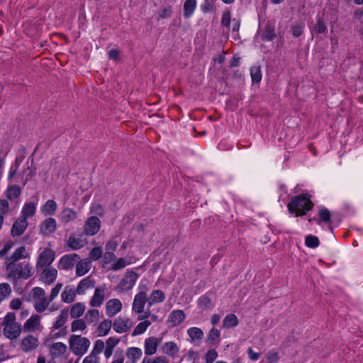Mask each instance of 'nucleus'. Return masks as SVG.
<instances>
[{"mask_svg":"<svg viewBox=\"0 0 363 363\" xmlns=\"http://www.w3.org/2000/svg\"><path fill=\"white\" fill-rule=\"evenodd\" d=\"M138 292L135 295L132 303L133 312L138 314V319L142 320L150 316V311L144 312L145 304L148 303L147 292L149 288L145 284H140L138 287Z\"/></svg>","mask_w":363,"mask_h":363,"instance_id":"1","label":"nucleus"},{"mask_svg":"<svg viewBox=\"0 0 363 363\" xmlns=\"http://www.w3.org/2000/svg\"><path fill=\"white\" fill-rule=\"evenodd\" d=\"M313 203L311 201L310 195L302 194L291 198L287 204L288 210L291 213H295L296 217L306 214L312 209Z\"/></svg>","mask_w":363,"mask_h":363,"instance_id":"2","label":"nucleus"},{"mask_svg":"<svg viewBox=\"0 0 363 363\" xmlns=\"http://www.w3.org/2000/svg\"><path fill=\"white\" fill-rule=\"evenodd\" d=\"M6 269L9 271V279L16 281L18 279H28L33 274V268L30 264L21 262L17 264L8 262Z\"/></svg>","mask_w":363,"mask_h":363,"instance_id":"3","label":"nucleus"},{"mask_svg":"<svg viewBox=\"0 0 363 363\" xmlns=\"http://www.w3.org/2000/svg\"><path fill=\"white\" fill-rule=\"evenodd\" d=\"M3 332L6 337L10 340L18 338L23 330V326L16 322V317L13 313H8L4 318Z\"/></svg>","mask_w":363,"mask_h":363,"instance_id":"4","label":"nucleus"},{"mask_svg":"<svg viewBox=\"0 0 363 363\" xmlns=\"http://www.w3.org/2000/svg\"><path fill=\"white\" fill-rule=\"evenodd\" d=\"M90 345V340L86 337L72 335L69 338V346L70 350L74 354L79 357H82L86 353Z\"/></svg>","mask_w":363,"mask_h":363,"instance_id":"5","label":"nucleus"},{"mask_svg":"<svg viewBox=\"0 0 363 363\" xmlns=\"http://www.w3.org/2000/svg\"><path fill=\"white\" fill-rule=\"evenodd\" d=\"M32 294L33 305L36 312H44L51 302L46 296L45 290L40 287H34L32 289Z\"/></svg>","mask_w":363,"mask_h":363,"instance_id":"6","label":"nucleus"},{"mask_svg":"<svg viewBox=\"0 0 363 363\" xmlns=\"http://www.w3.org/2000/svg\"><path fill=\"white\" fill-rule=\"evenodd\" d=\"M18 346L21 352L25 354H30L35 352L40 347V341L37 336L28 334L20 340Z\"/></svg>","mask_w":363,"mask_h":363,"instance_id":"7","label":"nucleus"},{"mask_svg":"<svg viewBox=\"0 0 363 363\" xmlns=\"http://www.w3.org/2000/svg\"><path fill=\"white\" fill-rule=\"evenodd\" d=\"M139 275L133 269L127 270L121 279L118 289L120 291H127L133 288Z\"/></svg>","mask_w":363,"mask_h":363,"instance_id":"8","label":"nucleus"},{"mask_svg":"<svg viewBox=\"0 0 363 363\" xmlns=\"http://www.w3.org/2000/svg\"><path fill=\"white\" fill-rule=\"evenodd\" d=\"M44 327L41 323V318L38 314H33L23 325V330L25 333H41Z\"/></svg>","mask_w":363,"mask_h":363,"instance_id":"9","label":"nucleus"},{"mask_svg":"<svg viewBox=\"0 0 363 363\" xmlns=\"http://www.w3.org/2000/svg\"><path fill=\"white\" fill-rule=\"evenodd\" d=\"M55 259V252L50 248H45L39 255L36 268L38 270L49 267Z\"/></svg>","mask_w":363,"mask_h":363,"instance_id":"10","label":"nucleus"},{"mask_svg":"<svg viewBox=\"0 0 363 363\" xmlns=\"http://www.w3.org/2000/svg\"><path fill=\"white\" fill-rule=\"evenodd\" d=\"M101 228V220L96 216H91L85 221L83 232L87 236L96 235Z\"/></svg>","mask_w":363,"mask_h":363,"instance_id":"11","label":"nucleus"},{"mask_svg":"<svg viewBox=\"0 0 363 363\" xmlns=\"http://www.w3.org/2000/svg\"><path fill=\"white\" fill-rule=\"evenodd\" d=\"M49 355L52 359L63 358L67 352V346L62 342H53L48 347Z\"/></svg>","mask_w":363,"mask_h":363,"instance_id":"12","label":"nucleus"},{"mask_svg":"<svg viewBox=\"0 0 363 363\" xmlns=\"http://www.w3.org/2000/svg\"><path fill=\"white\" fill-rule=\"evenodd\" d=\"M79 259L77 254H67L63 255L58 262V268L62 270H70L75 265Z\"/></svg>","mask_w":363,"mask_h":363,"instance_id":"13","label":"nucleus"},{"mask_svg":"<svg viewBox=\"0 0 363 363\" xmlns=\"http://www.w3.org/2000/svg\"><path fill=\"white\" fill-rule=\"evenodd\" d=\"M162 342V338L152 336L147 337L144 341V352L147 356L156 354L157 348Z\"/></svg>","mask_w":363,"mask_h":363,"instance_id":"14","label":"nucleus"},{"mask_svg":"<svg viewBox=\"0 0 363 363\" xmlns=\"http://www.w3.org/2000/svg\"><path fill=\"white\" fill-rule=\"evenodd\" d=\"M122 308L123 304L120 299L111 298L106 303V314L109 318L114 317L122 311Z\"/></svg>","mask_w":363,"mask_h":363,"instance_id":"15","label":"nucleus"},{"mask_svg":"<svg viewBox=\"0 0 363 363\" xmlns=\"http://www.w3.org/2000/svg\"><path fill=\"white\" fill-rule=\"evenodd\" d=\"M133 326L132 321L126 317H118L113 323V329L117 333L128 332Z\"/></svg>","mask_w":363,"mask_h":363,"instance_id":"16","label":"nucleus"},{"mask_svg":"<svg viewBox=\"0 0 363 363\" xmlns=\"http://www.w3.org/2000/svg\"><path fill=\"white\" fill-rule=\"evenodd\" d=\"M106 291V285H101L96 287L94 293L89 301V305L91 307H99L102 305L105 299V292Z\"/></svg>","mask_w":363,"mask_h":363,"instance_id":"17","label":"nucleus"},{"mask_svg":"<svg viewBox=\"0 0 363 363\" xmlns=\"http://www.w3.org/2000/svg\"><path fill=\"white\" fill-rule=\"evenodd\" d=\"M40 233L44 236H50L57 229V222L53 218H48L42 221L39 226Z\"/></svg>","mask_w":363,"mask_h":363,"instance_id":"18","label":"nucleus"},{"mask_svg":"<svg viewBox=\"0 0 363 363\" xmlns=\"http://www.w3.org/2000/svg\"><path fill=\"white\" fill-rule=\"evenodd\" d=\"M186 315L182 310H174L168 315L167 324L170 328H174L181 324L185 319Z\"/></svg>","mask_w":363,"mask_h":363,"instance_id":"19","label":"nucleus"},{"mask_svg":"<svg viewBox=\"0 0 363 363\" xmlns=\"http://www.w3.org/2000/svg\"><path fill=\"white\" fill-rule=\"evenodd\" d=\"M179 351V346L174 341L165 342L162 346V353L174 359L178 357Z\"/></svg>","mask_w":363,"mask_h":363,"instance_id":"20","label":"nucleus"},{"mask_svg":"<svg viewBox=\"0 0 363 363\" xmlns=\"http://www.w3.org/2000/svg\"><path fill=\"white\" fill-rule=\"evenodd\" d=\"M38 271H42L41 280L45 284L50 285L52 284L57 276V270L54 267H48L40 269Z\"/></svg>","mask_w":363,"mask_h":363,"instance_id":"21","label":"nucleus"},{"mask_svg":"<svg viewBox=\"0 0 363 363\" xmlns=\"http://www.w3.org/2000/svg\"><path fill=\"white\" fill-rule=\"evenodd\" d=\"M78 217L77 213L71 208H64L60 214V221L64 224H68L74 221Z\"/></svg>","mask_w":363,"mask_h":363,"instance_id":"22","label":"nucleus"},{"mask_svg":"<svg viewBox=\"0 0 363 363\" xmlns=\"http://www.w3.org/2000/svg\"><path fill=\"white\" fill-rule=\"evenodd\" d=\"M28 226V221L25 218H19L13 224L11 233L12 236L17 237L21 235Z\"/></svg>","mask_w":363,"mask_h":363,"instance_id":"23","label":"nucleus"},{"mask_svg":"<svg viewBox=\"0 0 363 363\" xmlns=\"http://www.w3.org/2000/svg\"><path fill=\"white\" fill-rule=\"evenodd\" d=\"M95 286V281L91 278V276H88L82 279L77 287V292L78 294H84L85 292Z\"/></svg>","mask_w":363,"mask_h":363,"instance_id":"24","label":"nucleus"},{"mask_svg":"<svg viewBox=\"0 0 363 363\" xmlns=\"http://www.w3.org/2000/svg\"><path fill=\"white\" fill-rule=\"evenodd\" d=\"M166 296L163 291L160 289L153 290L148 296V306L162 303L165 300Z\"/></svg>","mask_w":363,"mask_h":363,"instance_id":"25","label":"nucleus"},{"mask_svg":"<svg viewBox=\"0 0 363 363\" xmlns=\"http://www.w3.org/2000/svg\"><path fill=\"white\" fill-rule=\"evenodd\" d=\"M76 264V275L82 277L87 274L91 267V262L86 259L78 260Z\"/></svg>","mask_w":363,"mask_h":363,"instance_id":"26","label":"nucleus"},{"mask_svg":"<svg viewBox=\"0 0 363 363\" xmlns=\"http://www.w3.org/2000/svg\"><path fill=\"white\" fill-rule=\"evenodd\" d=\"M125 354L128 361L136 363L142 357L143 351L139 347H130L126 350Z\"/></svg>","mask_w":363,"mask_h":363,"instance_id":"27","label":"nucleus"},{"mask_svg":"<svg viewBox=\"0 0 363 363\" xmlns=\"http://www.w3.org/2000/svg\"><path fill=\"white\" fill-rule=\"evenodd\" d=\"M35 212L36 205L33 202L26 203L22 208L20 218H25L27 221L28 218L35 215Z\"/></svg>","mask_w":363,"mask_h":363,"instance_id":"28","label":"nucleus"},{"mask_svg":"<svg viewBox=\"0 0 363 363\" xmlns=\"http://www.w3.org/2000/svg\"><path fill=\"white\" fill-rule=\"evenodd\" d=\"M28 256V252L26 250V248L24 246L20 247L17 248L12 255L7 259L6 264H7L8 262H12L14 264L16 262L23 258H26Z\"/></svg>","mask_w":363,"mask_h":363,"instance_id":"29","label":"nucleus"},{"mask_svg":"<svg viewBox=\"0 0 363 363\" xmlns=\"http://www.w3.org/2000/svg\"><path fill=\"white\" fill-rule=\"evenodd\" d=\"M57 208V203L54 200L50 199L41 206L40 212L45 216H52L55 213Z\"/></svg>","mask_w":363,"mask_h":363,"instance_id":"30","label":"nucleus"},{"mask_svg":"<svg viewBox=\"0 0 363 363\" xmlns=\"http://www.w3.org/2000/svg\"><path fill=\"white\" fill-rule=\"evenodd\" d=\"M77 294H78L77 289L66 286L61 294L62 301L65 303H70L74 301Z\"/></svg>","mask_w":363,"mask_h":363,"instance_id":"31","label":"nucleus"},{"mask_svg":"<svg viewBox=\"0 0 363 363\" xmlns=\"http://www.w3.org/2000/svg\"><path fill=\"white\" fill-rule=\"evenodd\" d=\"M197 2L196 0H186L184 3L183 16L185 18H189L191 17L196 9Z\"/></svg>","mask_w":363,"mask_h":363,"instance_id":"32","label":"nucleus"},{"mask_svg":"<svg viewBox=\"0 0 363 363\" xmlns=\"http://www.w3.org/2000/svg\"><path fill=\"white\" fill-rule=\"evenodd\" d=\"M111 327H113V323L111 320L105 319L101 321L96 330L98 336L104 337L107 335L110 332Z\"/></svg>","mask_w":363,"mask_h":363,"instance_id":"33","label":"nucleus"},{"mask_svg":"<svg viewBox=\"0 0 363 363\" xmlns=\"http://www.w3.org/2000/svg\"><path fill=\"white\" fill-rule=\"evenodd\" d=\"M67 319V312L62 311L60 314L56 317L55 320L52 323L51 330H58L65 328V325Z\"/></svg>","mask_w":363,"mask_h":363,"instance_id":"34","label":"nucleus"},{"mask_svg":"<svg viewBox=\"0 0 363 363\" xmlns=\"http://www.w3.org/2000/svg\"><path fill=\"white\" fill-rule=\"evenodd\" d=\"M136 259L135 257H129L125 259L119 258L112 265V269L117 271L124 268L127 265H130L133 263H135Z\"/></svg>","mask_w":363,"mask_h":363,"instance_id":"35","label":"nucleus"},{"mask_svg":"<svg viewBox=\"0 0 363 363\" xmlns=\"http://www.w3.org/2000/svg\"><path fill=\"white\" fill-rule=\"evenodd\" d=\"M6 196L10 201H14L17 199L21 194V188L16 184L9 185L6 191Z\"/></svg>","mask_w":363,"mask_h":363,"instance_id":"36","label":"nucleus"},{"mask_svg":"<svg viewBox=\"0 0 363 363\" xmlns=\"http://www.w3.org/2000/svg\"><path fill=\"white\" fill-rule=\"evenodd\" d=\"M86 309V306L84 303L78 302L72 305L70 308V316L72 318H78L81 317L84 311Z\"/></svg>","mask_w":363,"mask_h":363,"instance_id":"37","label":"nucleus"},{"mask_svg":"<svg viewBox=\"0 0 363 363\" xmlns=\"http://www.w3.org/2000/svg\"><path fill=\"white\" fill-rule=\"evenodd\" d=\"M187 334L191 339V342L200 341L203 337L202 330L197 327H191L187 330Z\"/></svg>","mask_w":363,"mask_h":363,"instance_id":"38","label":"nucleus"},{"mask_svg":"<svg viewBox=\"0 0 363 363\" xmlns=\"http://www.w3.org/2000/svg\"><path fill=\"white\" fill-rule=\"evenodd\" d=\"M143 320V321H141L135 326L132 333V336H138L145 333L147 328L150 326L152 323L150 320L145 319Z\"/></svg>","mask_w":363,"mask_h":363,"instance_id":"39","label":"nucleus"},{"mask_svg":"<svg viewBox=\"0 0 363 363\" xmlns=\"http://www.w3.org/2000/svg\"><path fill=\"white\" fill-rule=\"evenodd\" d=\"M238 323V319L235 314L227 315L223 320V326L225 328H234L237 326Z\"/></svg>","mask_w":363,"mask_h":363,"instance_id":"40","label":"nucleus"},{"mask_svg":"<svg viewBox=\"0 0 363 363\" xmlns=\"http://www.w3.org/2000/svg\"><path fill=\"white\" fill-rule=\"evenodd\" d=\"M67 246L72 250H77L83 247L84 243L82 240L74 235L69 236L67 242Z\"/></svg>","mask_w":363,"mask_h":363,"instance_id":"41","label":"nucleus"},{"mask_svg":"<svg viewBox=\"0 0 363 363\" xmlns=\"http://www.w3.org/2000/svg\"><path fill=\"white\" fill-rule=\"evenodd\" d=\"M12 292L11 286L8 283L0 284V301L2 302L7 299Z\"/></svg>","mask_w":363,"mask_h":363,"instance_id":"42","label":"nucleus"},{"mask_svg":"<svg viewBox=\"0 0 363 363\" xmlns=\"http://www.w3.org/2000/svg\"><path fill=\"white\" fill-rule=\"evenodd\" d=\"M99 315L100 313L97 309H89L85 315V319L87 323H94L99 320Z\"/></svg>","mask_w":363,"mask_h":363,"instance_id":"43","label":"nucleus"},{"mask_svg":"<svg viewBox=\"0 0 363 363\" xmlns=\"http://www.w3.org/2000/svg\"><path fill=\"white\" fill-rule=\"evenodd\" d=\"M71 323V331H84L86 328V322L83 319L74 318Z\"/></svg>","mask_w":363,"mask_h":363,"instance_id":"44","label":"nucleus"},{"mask_svg":"<svg viewBox=\"0 0 363 363\" xmlns=\"http://www.w3.org/2000/svg\"><path fill=\"white\" fill-rule=\"evenodd\" d=\"M318 216H319L320 219H319L318 223L319 225L321 224V222H324L326 223L330 222V218H331L330 213L327 208H325L324 207H320L319 211H318Z\"/></svg>","mask_w":363,"mask_h":363,"instance_id":"45","label":"nucleus"},{"mask_svg":"<svg viewBox=\"0 0 363 363\" xmlns=\"http://www.w3.org/2000/svg\"><path fill=\"white\" fill-rule=\"evenodd\" d=\"M305 245L309 248H316L320 245V240L315 235H308L305 238Z\"/></svg>","mask_w":363,"mask_h":363,"instance_id":"46","label":"nucleus"},{"mask_svg":"<svg viewBox=\"0 0 363 363\" xmlns=\"http://www.w3.org/2000/svg\"><path fill=\"white\" fill-rule=\"evenodd\" d=\"M266 363H277L279 360V354L274 349L269 350L265 354Z\"/></svg>","mask_w":363,"mask_h":363,"instance_id":"47","label":"nucleus"},{"mask_svg":"<svg viewBox=\"0 0 363 363\" xmlns=\"http://www.w3.org/2000/svg\"><path fill=\"white\" fill-rule=\"evenodd\" d=\"M250 75L252 81L255 83H259L262 77V72L259 66H253L250 69Z\"/></svg>","mask_w":363,"mask_h":363,"instance_id":"48","label":"nucleus"},{"mask_svg":"<svg viewBox=\"0 0 363 363\" xmlns=\"http://www.w3.org/2000/svg\"><path fill=\"white\" fill-rule=\"evenodd\" d=\"M198 306L203 310L211 309L212 308L211 299L206 296H202L199 298Z\"/></svg>","mask_w":363,"mask_h":363,"instance_id":"49","label":"nucleus"},{"mask_svg":"<svg viewBox=\"0 0 363 363\" xmlns=\"http://www.w3.org/2000/svg\"><path fill=\"white\" fill-rule=\"evenodd\" d=\"M141 363H169L165 356H157L153 358L145 357Z\"/></svg>","mask_w":363,"mask_h":363,"instance_id":"50","label":"nucleus"},{"mask_svg":"<svg viewBox=\"0 0 363 363\" xmlns=\"http://www.w3.org/2000/svg\"><path fill=\"white\" fill-rule=\"evenodd\" d=\"M120 342V338L116 337H108L105 342V348L113 352L114 348Z\"/></svg>","mask_w":363,"mask_h":363,"instance_id":"51","label":"nucleus"},{"mask_svg":"<svg viewBox=\"0 0 363 363\" xmlns=\"http://www.w3.org/2000/svg\"><path fill=\"white\" fill-rule=\"evenodd\" d=\"M105 343L101 340H97L94 345L93 350L90 353L99 356L104 350Z\"/></svg>","mask_w":363,"mask_h":363,"instance_id":"52","label":"nucleus"},{"mask_svg":"<svg viewBox=\"0 0 363 363\" xmlns=\"http://www.w3.org/2000/svg\"><path fill=\"white\" fill-rule=\"evenodd\" d=\"M103 254V249L101 247H95L89 252V257L91 260L96 261L99 259Z\"/></svg>","mask_w":363,"mask_h":363,"instance_id":"53","label":"nucleus"},{"mask_svg":"<svg viewBox=\"0 0 363 363\" xmlns=\"http://www.w3.org/2000/svg\"><path fill=\"white\" fill-rule=\"evenodd\" d=\"M220 335V331L217 328H213L208 335V340L210 343L213 344L216 341L218 340Z\"/></svg>","mask_w":363,"mask_h":363,"instance_id":"54","label":"nucleus"},{"mask_svg":"<svg viewBox=\"0 0 363 363\" xmlns=\"http://www.w3.org/2000/svg\"><path fill=\"white\" fill-rule=\"evenodd\" d=\"M218 357V352L214 349H211L207 351L204 356L206 363H213Z\"/></svg>","mask_w":363,"mask_h":363,"instance_id":"55","label":"nucleus"},{"mask_svg":"<svg viewBox=\"0 0 363 363\" xmlns=\"http://www.w3.org/2000/svg\"><path fill=\"white\" fill-rule=\"evenodd\" d=\"M9 209V204L7 200L0 199V216L4 217Z\"/></svg>","mask_w":363,"mask_h":363,"instance_id":"56","label":"nucleus"},{"mask_svg":"<svg viewBox=\"0 0 363 363\" xmlns=\"http://www.w3.org/2000/svg\"><path fill=\"white\" fill-rule=\"evenodd\" d=\"M62 287V284H57L52 289L49 296L50 301H53L58 296Z\"/></svg>","mask_w":363,"mask_h":363,"instance_id":"57","label":"nucleus"},{"mask_svg":"<svg viewBox=\"0 0 363 363\" xmlns=\"http://www.w3.org/2000/svg\"><path fill=\"white\" fill-rule=\"evenodd\" d=\"M82 363H100V358L99 356L90 353L83 359Z\"/></svg>","mask_w":363,"mask_h":363,"instance_id":"58","label":"nucleus"},{"mask_svg":"<svg viewBox=\"0 0 363 363\" xmlns=\"http://www.w3.org/2000/svg\"><path fill=\"white\" fill-rule=\"evenodd\" d=\"M326 30L327 27L324 22L322 20L318 19L315 26V30L318 33H323L326 31Z\"/></svg>","mask_w":363,"mask_h":363,"instance_id":"59","label":"nucleus"},{"mask_svg":"<svg viewBox=\"0 0 363 363\" xmlns=\"http://www.w3.org/2000/svg\"><path fill=\"white\" fill-rule=\"evenodd\" d=\"M118 246V242L116 240H111L106 242L105 245L106 251L114 252Z\"/></svg>","mask_w":363,"mask_h":363,"instance_id":"60","label":"nucleus"},{"mask_svg":"<svg viewBox=\"0 0 363 363\" xmlns=\"http://www.w3.org/2000/svg\"><path fill=\"white\" fill-rule=\"evenodd\" d=\"M303 28H304L303 23H300V24H298V25L294 26L292 28V33H293L294 36H295V37L300 36L303 33Z\"/></svg>","mask_w":363,"mask_h":363,"instance_id":"61","label":"nucleus"},{"mask_svg":"<svg viewBox=\"0 0 363 363\" xmlns=\"http://www.w3.org/2000/svg\"><path fill=\"white\" fill-rule=\"evenodd\" d=\"M22 300L18 298H13L11 301L10 302V308L11 309H13V310H18L21 308V306H22Z\"/></svg>","mask_w":363,"mask_h":363,"instance_id":"62","label":"nucleus"},{"mask_svg":"<svg viewBox=\"0 0 363 363\" xmlns=\"http://www.w3.org/2000/svg\"><path fill=\"white\" fill-rule=\"evenodd\" d=\"M247 353L250 359L252 361H257L260 357V354L255 352L252 347L247 349Z\"/></svg>","mask_w":363,"mask_h":363,"instance_id":"63","label":"nucleus"},{"mask_svg":"<svg viewBox=\"0 0 363 363\" xmlns=\"http://www.w3.org/2000/svg\"><path fill=\"white\" fill-rule=\"evenodd\" d=\"M111 363H133L130 361H128L126 362H124V357L122 353L117 354L116 353L113 356V359L111 362Z\"/></svg>","mask_w":363,"mask_h":363,"instance_id":"64","label":"nucleus"}]
</instances>
